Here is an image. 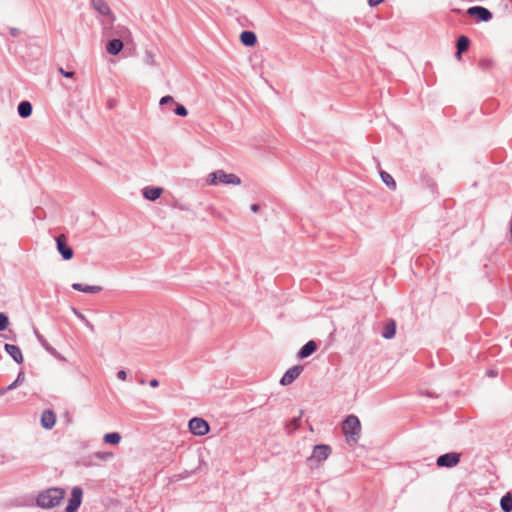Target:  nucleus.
<instances>
[{
    "instance_id": "nucleus-1",
    "label": "nucleus",
    "mask_w": 512,
    "mask_h": 512,
    "mask_svg": "<svg viewBox=\"0 0 512 512\" xmlns=\"http://www.w3.org/2000/svg\"><path fill=\"white\" fill-rule=\"evenodd\" d=\"M65 490L60 487H50L39 492L36 497L38 507L52 509L57 507L65 497Z\"/></svg>"
},
{
    "instance_id": "nucleus-2",
    "label": "nucleus",
    "mask_w": 512,
    "mask_h": 512,
    "mask_svg": "<svg viewBox=\"0 0 512 512\" xmlns=\"http://www.w3.org/2000/svg\"><path fill=\"white\" fill-rule=\"evenodd\" d=\"M342 432L348 444H356L361 432V422L354 414H349L342 422Z\"/></svg>"
},
{
    "instance_id": "nucleus-3",
    "label": "nucleus",
    "mask_w": 512,
    "mask_h": 512,
    "mask_svg": "<svg viewBox=\"0 0 512 512\" xmlns=\"http://www.w3.org/2000/svg\"><path fill=\"white\" fill-rule=\"evenodd\" d=\"M207 183L209 185H240L241 179L236 174L226 173L224 170L219 169L208 175Z\"/></svg>"
},
{
    "instance_id": "nucleus-4",
    "label": "nucleus",
    "mask_w": 512,
    "mask_h": 512,
    "mask_svg": "<svg viewBox=\"0 0 512 512\" xmlns=\"http://www.w3.org/2000/svg\"><path fill=\"white\" fill-rule=\"evenodd\" d=\"M332 448L328 444H317L313 447L312 454L307 458L309 466H313V463L324 462L331 454Z\"/></svg>"
},
{
    "instance_id": "nucleus-5",
    "label": "nucleus",
    "mask_w": 512,
    "mask_h": 512,
    "mask_svg": "<svg viewBox=\"0 0 512 512\" xmlns=\"http://www.w3.org/2000/svg\"><path fill=\"white\" fill-rule=\"evenodd\" d=\"M189 432L195 436H204L210 432L209 423L201 417H193L188 422Z\"/></svg>"
},
{
    "instance_id": "nucleus-6",
    "label": "nucleus",
    "mask_w": 512,
    "mask_h": 512,
    "mask_svg": "<svg viewBox=\"0 0 512 512\" xmlns=\"http://www.w3.org/2000/svg\"><path fill=\"white\" fill-rule=\"evenodd\" d=\"M461 453L448 452L437 457L436 465L440 468H453L460 463Z\"/></svg>"
},
{
    "instance_id": "nucleus-7",
    "label": "nucleus",
    "mask_w": 512,
    "mask_h": 512,
    "mask_svg": "<svg viewBox=\"0 0 512 512\" xmlns=\"http://www.w3.org/2000/svg\"><path fill=\"white\" fill-rule=\"evenodd\" d=\"M56 249L65 261L71 260L74 256L73 248L68 244L67 238L64 234H60L55 238Z\"/></svg>"
},
{
    "instance_id": "nucleus-8",
    "label": "nucleus",
    "mask_w": 512,
    "mask_h": 512,
    "mask_svg": "<svg viewBox=\"0 0 512 512\" xmlns=\"http://www.w3.org/2000/svg\"><path fill=\"white\" fill-rule=\"evenodd\" d=\"M83 490L79 486L72 488L71 496L65 507V512H77L82 504Z\"/></svg>"
},
{
    "instance_id": "nucleus-9",
    "label": "nucleus",
    "mask_w": 512,
    "mask_h": 512,
    "mask_svg": "<svg viewBox=\"0 0 512 512\" xmlns=\"http://www.w3.org/2000/svg\"><path fill=\"white\" fill-rule=\"evenodd\" d=\"M467 15L474 17L478 22H489L493 18L492 12L483 6H472L466 10Z\"/></svg>"
},
{
    "instance_id": "nucleus-10",
    "label": "nucleus",
    "mask_w": 512,
    "mask_h": 512,
    "mask_svg": "<svg viewBox=\"0 0 512 512\" xmlns=\"http://www.w3.org/2000/svg\"><path fill=\"white\" fill-rule=\"evenodd\" d=\"M303 369L304 368H303L302 365H295V366L289 368L284 373L282 378L280 379V384L282 386H287V385L292 384L300 376V374L302 373Z\"/></svg>"
},
{
    "instance_id": "nucleus-11",
    "label": "nucleus",
    "mask_w": 512,
    "mask_h": 512,
    "mask_svg": "<svg viewBox=\"0 0 512 512\" xmlns=\"http://www.w3.org/2000/svg\"><path fill=\"white\" fill-rule=\"evenodd\" d=\"M41 426L46 430H51L56 423V414L53 410L46 409L41 414Z\"/></svg>"
},
{
    "instance_id": "nucleus-12",
    "label": "nucleus",
    "mask_w": 512,
    "mask_h": 512,
    "mask_svg": "<svg viewBox=\"0 0 512 512\" xmlns=\"http://www.w3.org/2000/svg\"><path fill=\"white\" fill-rule=\"evenodd\" d=\"M318 349V343L315 340H309L306 342L297 352L299 359H306L315 353Z\"/></svg>"
},
{
    "instance_id": "nucleus-13",
    "label": "nucleus",
    "mask_w": 512,
    "mask_h": 512,
    "mask_svg": "<svg viewBox=\"0 0 512 512\" xmlns=\"http://www.w3.org/2000/svg\"><path fill=\"white\" fill-rule=\"evenodd\" d=\"M4 350L17 364H22L24 362V357L19 346L5 343Z\"/></svg>"
},
{
    "instance_id": "nucleus-14",
    "label": "nucleus",
    "mask_w": 512,
    "mask_h": 512,
    "mask_svg": "<svg viewBox=\"0 0 512 512\" xmlns=\"http://www.w3.org/2000/svg\"><path fill=\"white\" fill-rule=\"evenodd\" d=\"M163 193V188L156 186H146L142 189V195L146 200L156 201Z\"/></svg>"
},
{
    "instance_id": "nucleus-15",
    "label": "nucleus",
    "mask_w": 512,
    "mask_h": 512,
    "mask_svg": "<svg viewBox=\"0 0 512 512\" xmlns=\"http://www.w3.org/2000/svg\"><path fill=\"white\" fill-rule=\"evenodd\" d=\"M124 47L123 41L119 38H113L106 44V50L110 55H118Z\"/></svg>"
},
{
    "instance_id": "nucleus-16",
    "label": "nucleus",
    "mask_w": 512,
    "mask_h": 512,
    "mask_svg": "<svg viewBox=\"0 0 512 512\" xmlns=\"http://www.w3.org/2000/svg\"><path fill=\"white\" fill-rule=\"evenodd\" d=\"M240 41L246 47H253L257 43V36L253 31L244 30L240 34Z\"/></svg>"
},
{
    "instance_id": "nucleus-17",
    "label": "nucleus",
    "mask_w": 512,
    "mask_h": 512,
    "mask_svg": "<svg viewBox=\"0 0 512 512\" xmlns=\"http://www.w3.org/2000/svg\"><path fill=\"white\" fill-rule=\"evenodd\" d=\"M72 288L76 291L87 293V294H94V293H99L102 291L101 286L87 285V284H82V283H73Z\"/></svg>"
},
{
    "instance_id": "nucleus-18",
    "label": "nucleus",
    "mask_w": 512,
    "mask_h": 512,
    "mask_svg": "<svg viewBox=\"0 0 512 512\" xmlns=\"http://www.w3.org/2000/svg\"><path fill=\"white\" fill-rule=\"evenodd\" d=\"M396 328V321L393 319L388 320L385 323L383 330L381 332L382 337L388 340L394 338L396 334Z\"/></svg>"
},
{
    "instance_id": "nucleus-19",
    "label": "nucleus",
    "mask_w": 512,
    "mask_h": 512,
    "mask_svg": "<svg viewBox=\"0 0 512 512\" xmlns=\"http://www.w3.org/2000/svg\"><path fill=\"white\" fill-rule=\"evenodd\" d=\"M93 8L101 15L107 16L111 10L105 0H91Z\"/></svg>"
},
{
    "instance_id": "nucleus-20",
    "label": "nucleus",
    "mask_w": 512,
    "mask_h": 512,
    "mask_svg": "<svg viewBox=\"0 0 512 512\" xmlns=\"http://www.w3.org/2000/svg\"><path fill=\"white\" fill-rule=\"evenodd\" d=\"M32 104L27 101L23 100L18 104L17 111L20 117L27 118L32 114Z\"/></svg>"
},
{
    "instance_id": "nucleus-21",
    "label": "nucleus",
    "mask_w": 512,
    "mask_h": 512,
    "mask_svg": "<svg viewBox=\"0 0 512 512\" xmlns=\"http://www.w3.org/2000/svg\"><path fill=\"white\" fill-rule=\"evenodd\" d=\"M302 414H303V411H300L299 416L293 417L287 422L286 430H287L288 434H292L300 427Z\"/></svg>"
},
{
    "instance_id": "nucleus-22",
    "label": "nucleus",
    "mask_w": 512,
    "mask_h": 512,
    "mask_svg": "<svg viewBox=\"0 0 512 512\" xmlns=\"http://www.w3.org/2000/svg\"><path fill=\"white\" fill-rule=\"evenodd\" d=\"M122 437L119 432H109L103 437V442L109 445H117L120 443Z\"/></svg>"
},
{
    "instance_id": "nucleus-23",
    "label": "nucleus",
    "mask_w": 512,
    "mask_h": 512,
    "mask_svg": "<svg viewBox=\"0 0 512 512\" xmlns=\"http://www.w3.org/2000/svg\"><path fill=\"white\" fill-rule=\"evenodd\" d=\"M500 507L503 512H512V495L509 492L501 497Z\"/></svg>"
},
{
    "instance_id": "nucleus-24",
    "label": "nucleus",
    "mask_w": 512,
    "mask_h": 512,
    "mask_svg": "<svg viewBox=\"0 0 512 512\" xmlns=\"http://www.w3.org/2000/svg\"><path fill=\"white\" fill-rule=\"evenodd\" d=\"M35 337L37 338L38 342L41 344V346L48 352L53 353L55 352V348L52 347L48 341L45 339V337L37 330L34 329Z\"/></svg>"
},
{
    "instance_id": "nucleus-25",
    "label": "nucleus",
    "mask_w": 512,
    "mask_h": 512,
    "mask_svg": "<svg viewBox=\"0 0 512 512\" xmlns=\"http://www.w3.org/2000/svg\"><path fill=\"white\" fill-rule=\"evenodd\" d=\"M470 43L471 41L467 36L461 35L457 38L456 49L459 50V52H465L469 48Z\"/></svg>"
},
{
    "instance_id": "nucleus-26",
    "label": "nucleus",
    "mask_w": 512,
    "mask_h": 512,
    "mask_svg": "<svg viewBox=\"0 0 512 512\" xmlns=\"http://www.w3.org/2000/svg\"><path fill=\"white\" fill-rule=\"evenodd\" d=\"M380 177L383 183L390 189L395 190L396 189V181L394 178L386 171H380Z\"/></svg>"
},
{
    "instance_id": "nucleus-27",
    "label": "nucleus",
    "mask_w": 512,
    "mask_h": 512,
    "mask_svg": "<svg viewBox=\"0 0 512 512\" xmlns=\"http://www.w3.org/2000/svg\"><path fill=\"white\" fill-rule=\"evenodd\" d=\"M175 102L176 101L172 96L166 95L160 99L159 105L162 107L163 110L170 111Z\"/></svg>"
},
{
    "instance_id": "nucleus-28",
    "label": "nucleus",
    "mask_w": 512,
    "mask_h": 512,
    "mask_svg": "<svg viewBox=\"0 0 512 512\" xmlns=\"http://www.w3.org/2000/svg\"><path fill=\"white\" fill-rule=\"evenodd\" d=\"M170 111H172L175 115L181 117H185L188 114L187 108L184 105L177 102H175Z\"/></svg>"
},
{
    "instance_id": "nucleus-29",
    "label": "nucleus",
    "mask_w": 512,
    "mask_h": 512,
    "mask_svg": "<svg viewBox=\"0 0 512 512\" xmlns=\"http://www.w3.org/2000/svg\"><path fill=\"white\" fill-rule=\"evenodd\" d=\"M478 66L481 70L483 71H488L492 68L493 66V61L489 58H481L479 61H478Z\"/></svg>"
},
{
    "instance_id": "nucleus-30",
    "label": "nucleus",
    "mask_w": 512,
    "mask_h": 512,
    "mask_svg": "<svg viewBox=\"0 0 512 512\" xmlns=\"http://www.w3.org/2000/svg\"><path fill=\"white\" fill-rule=\"evenodd\" d=\"M25 379V375H24V372L21 370L18 375H17V378L15 379L14 382H12L9 386H8V389L10 390H13L15 389L16 387H18L21 383H23Z\"/></svg>"
},
{
    "instance_id": "nucleus-31",
    "label": "nucleus",
    "mask_w": 512,
    "mask_h": 512,
    "mask_svg": "<svg viewBox=\"0 0 512 512\" xmlns=\"http://www.w3.org/2000/svg\"><path fill=\"white\" fill-rule=\"evenodd\" d=\"M9 325V317L7 314L0 312V331H4L7 329Z\"/></svg>"
},
{
    "instance_id": "nucleus-32",
    "label": "nucleus",
    "mask_w": 512,
    "mask_h": 512,
    "mask_svg": "<svg viewBox=\"0 0 512 512\" xmlns=\"http://www.w3.org/2000/svg\"><path fill=\"white\" fill-rule=\"evenodd\" d=\"M413 465H414L415 469H419V468H421V467H423L425 465L428 466V467H431L433 465V463L430 461L429 458H425L422 461H415L413 463Z\"/></svg>"
},
{
    "instance_id": "nucleus-33",
    "label": "nucleus",
    "mask_w": 512,
    "mask_h": 512,
    "mask_svg": "<svg viewBox=\"0 0 512 512\" xmlns=\"http://www.w3.org/2000/svg\"><path fill=\"white\" fill-rule=\"evenodd\" d=\"M94 457L100 460H106L112 457V453L109 452H96L94 453Z\"/></svg>"
},
{
    "instance_id": "nucleus-34",
    "label": "nucleus",
    "mask_w": 512,
    "mask_h": 512,
    "mask_svg": "<svg viewBox=\"0 0 512 512\" xmlns=\"http://www.w3.org/2000/svg\"><path fill=\"white\" fill-rule=\"evenodd\" d=\"M58 71L65 78H73L74 75H75V72H73V71H66L62 67H59Z\"/></svg>"
},
{
    "instance_id": "nucleus-35",
    "label": "nucleus",
    "mask_w": 512,
    "mask_h": 512,
    "mask_svg": "<svg viewBox=\"0 0 512 512\" xmlns=\"http://www.w3.org/2000/svg\"><path fill=\"white\" fill-rule=\"evenodd\" d=\"M73 312L75 313V315H77L80 319L82 320H85L86 321V324L87 326H89L91 329H93V325L89 323V321H87L84 317L83 314H81L76 308H73Z\"/></svg>"
},
{
    "instance_id": "nucleus-36",
    "label": "nucleus",
    "mask_w": 512,
    "mask_h": 512,
    "mask_svg": "<svg viewBox=\"0 0 512 512\" xmlns=\"http://www.w3.org/2000/svg\"><path fill=\"white\" fill-rule=\"evenodd\" d=\"M49 354L60 361H66L65 357L62 356L56 349H55V352L49 353Z\"/></svg>"
},
{
    "instance_id": "nucleus-37",
    "label": "nucleus",
    "mask_w": 512,
    "mask_h": 512,
    "mask_svg": "<svg viewBox=\"0 0 512 512\" xmlns=\"http://www.w3.org/2000/svg\"><path fill=\"white\" fill-rule=\"evenodd\" d=\"M145 62L149 65H153L154 64V57L151 53H147L146 54V57H145Z\"/></svg>"
},
{
    "instance_id": "nucleus-38",
    "label": "nucleus",
    "mask_w": 512,
    "mask_h": 512,
    "mask_svg": "<svg viewBox=\"0 0 512 512\" xmlns=\"http://www.w3.org/2000/svg\"><path fill=\"white\" fill-rule=\"evenodd\" d=\"M117 377L120 379V380H126L127 379V372L125 370H119L117 372Z\"/></svg>"
},
{
    "instance_id": "nucleus-39",
    "label": "nucleus",
    "mask_w": 512,
    "mask_h": 512,
    "mask_svg": "<svg viewBox=\"0 0 512 512\" xmlns=\"http://www.w3.org/2000/svg\"><path fill=\"white\" fill-rule=\"evenodd\" d=\"M384 0H368V4L370 7H376L381 4Z\"/></svg>"
},
{
    "instance_id": "nucleus-40",
    "label": "nucleus",
    "mask_w": 512,
    "mask_h": 512,
    "mask_svg": "<svg viewBox=\"0 0 512 512\" xmlns=\"http://www.w3.org/2000/svg\"><path fill=\"white\" fill-rule=\"evenodd\" d=\"M260 205L258 203H253L251 206H250V210L253 212V213H257L259 210H260Z\"/></svg>"
},
{
    "instance_id": "nucleus-41",
    "label": "nucleus",
    "mask_w": 512,
    "mask_h": 512,
    "mask_svg": "<svg viewBox=\"0 0 512 512\" xmlns=\"http://www.w3.org/2000/svg\"><path fill=\"white\" fill-rule=\"evenodd\" d=\"M149 385L152 387V388H156L159 386V380H157L156 378H153L149 381Z\"/></svg>"
},
{
    "instance_id": "nucleus-42",
    "label": "nucleus",
    "mask_w": 512,
    "mask_h": 512,
    "mask_svg": "<svg viewBox=\"0 0 512 512\" xmlns=\"http://www.w3.org/2000/svg\"><path fill=\"white\" fill-rule=\"evenodd\" d=\"M19 33H20V31H19V29H17V28H11V29H10V34H11L12 36H14V37L18 36V35H19Z\"/></svg>"
},
{
    "instance_id": "nucleus-43",
    "label": "nucleus",
    "mask_w": 512,
    "mask_h": 512,
    "mask_svg": "<svg viewBox=\"0 0 512 512\" xmlns=\"http://www.w3.org/2000/svg\"><path fill=\"white\" fill-rule=\"evenodd\" d=\"M464 52H459V50L456 49V53H455V57L458 59V60H461L462 59V54Z\"/></svg>"
},
{
    "instance_id": "nucleus-44",
    "label": "nucleus",
    "mask_w": 512,
    "mask_h": 512,
    "mask_svg": "<svg viewBox=\"0 0 512 512\" xmlns=\"http://www.w3.org/2000/svg\"><path fill=\"white\" fill-rule=\"evenodd\" d=\"M7 391H10V389H8V386L6 388H1L0 389V396L4 395Z\"/></svg>"
},
{
    "instance_id": "nucleus-45",
    "label": "nucleus",
    "mask_w": 512,
    "mask_h": 512,
    "mask_svg": "<svg viewBox=\"0 0 512 512\" xmlns=\"http://www.w3.org/2000/svg\"><path fill=\"white\" fill-rule=\"evenodd\" d=\"M451 12L455 13V14H461L462 13V10L459 9V8H453L451 9Z\"/></svg>"
},
{
    "instance_id": "nucleus-46",
    "label": "nucleus",
    "mask_w": 512,
    "mask_h": 512,
    "mask_svg": "<svg viewBox=\"0 0 512 512\" xmlns=\"http://www.w3.org/2000/svg\"><path fill=\"white\" fill-rule=\"evenodd\" d=\"M489 375H490V376H495V375H496V373H494V371H492V370H491V371H489Z\"/></svg>"
},
{
    "instance_id": "nucleus-47",
    "label": "nucleus",
    "mask_w": 512,
    "mask_h": 512,
    "mask_svg": "<svg viewBox=\"0 0 512 512\" xmlns=\"http://www.w3.org/2000/svg\"><path fill=\"white\" fill-rule=\"evenodd\" d=\"M510 2H512V0H509Z\"/></svg>"
}]
</instances>
